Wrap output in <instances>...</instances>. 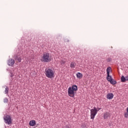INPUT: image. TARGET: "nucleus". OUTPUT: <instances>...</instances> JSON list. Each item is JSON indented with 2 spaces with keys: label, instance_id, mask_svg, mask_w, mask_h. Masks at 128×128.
<instances>
[{
  "label": "nucleus",
  "instance_id": "obj_1",
  "mask_svg": "<svg viewBox=\"0 0 128 128\" xmlns=\"http://www.w3.org/2000/svg\"><path fill=\"white\" fill-rule=\"evenodd\" d=\"M110 72H112V68L108 67L106 68V74H107L106 80L108 82H109L111 84H116V81L112 79V76L110 75Z\"/></svg>",
  "mask_w": 128,
  "mask_h": 128
},
{
  "label": "nucleus",
  "instance_id": "obj_2",
  "mask_svg": "<svg viewBox=\"0 0 128 128\" xmlns=\"http://www.w3.org/2000/svg\"><path fill=\"white\" fill-rule=\"evenodd\" d=\"M45 75L48 78H54V71L50 68H46L45 70Z\"/></svg>",
  "mask_w": 128,
  "mask_h": 128
},
{
  "label": "nucleus",
  "instance_id": "obj_3",
  "mask_svg": "<svg viewBox=\"0 0 128 128\" xmlns=\"http://www.w3.org/2000/svg\"><path fill=\"white\" fill-rule=\"evenodd\" d=\"M40 60L43 62H50L52 60L50 54L44 52L41 56Z\"/></svg>",
  "mask_w": 128,
  "mask_h": 128
},
{
  "label": "nucleus",
  "instance_id": "obj_4",
  "mask_svg": "<svg viewBox=\"0 0 128 128\" xmlns=\"http://www.w3.org/2000/svg\"><path fill=\"white\" fill-rule=\"evenodd\" d=\"M78 90V86L74 85L72 87H70L68 89V94L70 98H74V94Z\"/></svg>",
  "mask_w": 128,
  "mask_h": 128
},
{
  "label": "nucleus",
  "instance_id": "obj_5",
  "mask_svg": "<svg viewBox=\"0 0 128 128\" xmlns=\"http://www.w3.org/2000/svg\"><path fill=\"white\" fill-rule=\"evenodd\" d=\"M4 122L7 124H12V117L10 115L4 116Z\"/></svg>",
  "mask_w": 128,
  "mask_h": 128
},
{
  "label": "nucleus",
  "instance_id": "obj_6",
  "mask_svg": "<svg viewBox=\"0 0 128 128\" xmlns=\"http://www.w3.org/2000/svg\"><path fill=\"white\" fill-rule=\"evenodd\" d=\"M96 107H94L93 109L90 110V118L91 120H94L96 116Z\"/></svg>",
  "mask_w": 128,
  "mask_h": 128
},
{
  "label": "nucleus",
  "instance_id": "obj_7",
  "mask_svg": "<svg viewBox=\"0 0 128 128\" xmlns=\"http://www.w3.org/2000/svg\"><path fill=\"white\" fill-rule=\"evenodd\" d=\"M103 118L104 120H108V118H110V114L108 112H105L103 114Z\"/></svg>",
  "mask_w": 128,
  "mask_h": 128
},
{
  "label": "nucleus",
  "instance_id": "obj_8",
  "mask_svg": "<svg viewBox=\"0 0 128 128\" xmlns=\"http://www.w3.org/2000/svg\"><path fill=\"white\" fill-rule=\"evenodd\" d=\"M8 64L10 66H12V65L14 64V60L12 58L9 59V60H8Z\"/></svg>",
  "mask_w": 128,
  "mask_h": 128
},
{
  "label": "nucleus",
  "instance_id": "obj_9",
  "mask_svg": "<svg viewBox=\"0 0 128 128\" xmlns=\"http://www.w3.org/2000/svg\"><path fill=\"white\" fill-rule=\"evenodd\" d=\"M106 98L108 100H112L114 98V94L112 93H108L106 95Z\"/></svg>",
  "mask_w": 128,
  "mask_h": 128
},
{
  "label": "nucleus",
  "instance_id": "obj_10",
  "mask_svg": "<svg viewBox=\"0 0 128 128\" xmlns=\"http://www.w3.org/2000/svg\"><path fill=\"white\" fill-rule=\"evenodd\" d=\"M127 80L128 82V76L124 77V76H122L121 77V81L122 82H126V81Z\"/></svg>",
  "mask_w": 128,
  "mask_h": 128
},
{
  "label": "nucleus",
  "instance_id": "obj_11",
  "mask_svg": "<svg viewBox=\"0 0 128 128\" xmlns=\"http://www.w3.org/2000/svg\"><path fill=\"white\" fill-rule=\"evenodd\" d=\"M36 124V120H32L29 122V126H34Z\"/></svg>",
  "mask_w": 128,
  "mask_h": 128
},
{
  "label": "nucleus",
  "instance_id": "obj_12",
  "mask_svg": "<svg viewBox=\"0 0 128 128\" xmlns=\"http://www.w3.org/2000/svg\"><path fill=\"white\" fill-rule=\"evenodd\" d=\"M76 62H72L71 64H70V68H76Z\"/></svg>",
  "mask_w": 128,
  "mask_h": 128
},
{
  "label": "nucleus",
  "instance_id": "obj_13",
  "mask_svg": "<svg viewBox=\"0 0 128 128\" xmlns=\"http://www.w3.org/2000/svg\"><path fill=\"white\" fill-rule=\"evenodd\" d=\"M76 76L78 78H82V74L80 72H78Z\"/></svg>",
  "mask_w": 128,
  "mask_h": 128
},
{
  "label": "nucleus",
  "instance_id": "obj_14",
  "mask_svg": "<svg viewBox=\"0 0 128 128\" xmlns=\"http://www.w3.org/2000/svg\"><path fill=\"white\" fill-rule=\"evenodd\" d=\"M4 104H8V98H4Z\"/></svg>",
  "mask_w": 128,
  "mask_h": 128
},
{
  "label": "nucleus",
  "instance_id": "obj_15",
  "mask_svg": "<svg viewBox=\"0 0 128 128\" xmlns=\"http://www.w3.org/2000/svg\"><path fill=\"white\" fill-rule=\"evenodd\" d=\"M5 94H8V88H6L5 89Z\"/></svg>",
  "mask_w": 128,
  "mask_h": 128
},
{
  "label": "nucleus",
  "instance_id": "obj_16",
  "mask_svg": "<svg viewBox=\"0 0 128 128\" xmlns=\"http://www.w3.org/2000/svg\"><path fill=\"white\" fill-rule=\"evenodd\" d=\"M17 60H18V62H22V58L20 57L18 58Z\"/></svg>",
  "mask_w": 128,
  "mask_h": 128
},
{
  "label": "nucleus",
  "instance_id": "obj_17",
  "mask_svg": "<svg viewBox=\"0 0 128 128\" xmlns=\"http://www.w3.org/2000/svg\"><path fill=\"white\" fill-rule=\"evenodd\" d=\"M102 110V108H96V112H98L99 110Z\"/></svg>",
  "mask_w": 128,
  "mask_h": 128
},
{
  "label": "nucleus",
  "instance_id": "obj_18",
  "mask_svg": "<svg viewBox=\"0 0 128 128\" xmlns=\"http://www.w3.org/2000/svg\"><path fill=\"white\" fill-rule=\"evenodd\" d=\"M111 60H112V59L111 58H107L106 60V61L108 62H110Z\"/></svg>",
  "mask_w": 128,
  "mask_h": 128
},
{
  "label": "nucleus",
  "instance_id": "obj_19",
  "mask_svg": "<svg viewBox=\"0 0 128 128\" xmlns=\"http://www.w3.org/2000/svg\"><path fill=\"white\" fill-rule=\"evenodd\" d=\"M65 63H66V62H64V61H61V62H60L61 64H64Z\"/></svg>",
  "mask_w": 128,
  "mask_h": 128
},
{
  "label": "nucleus",
  "instance_id": "obj_20",
  "mask_svg": "<svg viewBox=\"0 0 128 128\" xmlns=\"http://www.w3.org/2000/svg\"><path fill=\"white\" fill-rule=\"evenodd\" d=\"M64 128H70V126H66Z\"/></svg>",
  "mask_w": 128,
  "mask_h": 128
},
{
  "label": "nucleus",
  "instance_id": "obj_21",
  "mask_svg": "<svg viewBox=\"0 0 128 128\" xmlns=\"http://www.w3.org/2000/svg\"><path fill=\"white\" fill-rule=\"evenodd\" d=\"M82 128H84V126H82Z\"/></svg>",
  "mask_w": 128,
  "mask_h": 128
}]
</instances>
